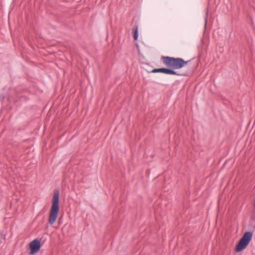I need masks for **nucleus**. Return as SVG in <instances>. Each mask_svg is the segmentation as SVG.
Listing matches in <instances>:
<instances>
[{
  "label": "nucleus",
  "mask_w": 255,
  "mask_h": 255,
  "mask_svg": "<svg viewBox=\"0 0 255 255\" xmlns=\"http://www.w3.org/2000/svg\"><path fill=\"white\" fill-rule=\"evenodd\" d=\"M41 238L35 239L30 242L29 244V254L33 255L38 253L42 246L41 244Z\"/></svg>",
  "instance_id": "4"
},
{
  "label": "nucleus",
  "mask_w": 255,
  "mask_h": 255,
  "mask_svg": "<svg viewBox=\"0 0 255 255\" xmlns=\"http://www.w3.org/2000/svg\"><path fill=\"white\" fill-rule=\"evenodd\" d=\"M161 59L163 64L168 67L169 69L172 70L173 73H171V75L183 76L187 75L186 73H178L174 70L182 68L189 62L190 60L186 61L181 58H175L169 56H162Z\"/></svg>",
  "instance_id": "1"
},
{
  "label": "nucleus",
  "mask_w": 255,
  "mask_h": 255,
  "mask_svg": "<svg viewBox=\"0 0 255 255\" xmlns=\"http://www.w3.org/2000/svg\"><path fill=\"white\" fill-rule=\"evenodd\" d=\"M253 237V232H245L237 244L235 248V252L239 253L245 249L252 241Z\"/></svg>",
  "instance_id": "3"
},
{
  "label": "nucleus",
  "mask_w": 255,
  "mask_h": 255,
  "mask_svg": "<svg viewBox=\"0 0 255 255\" xmlns=\"http://www.w3.org/2000/svg\"><path fill=\"white\" fill-rule=\"evenodd\" d=\"M59 211V191L58 190L54 191L52 205L49 211L48 223L53 225L56 221Z\"/></svg>",
  "instance_id": "2"
},
{
  "label": "nucleus",
  "mask_w": 255,
  "mask_h": 255,
  "mask_svg": "<svg viewBox=\"0 0 255 255\" xmlns=\"http://www.w3.org/2000/svg\"><path fill=\"white\" fill-rule=\"evenodd\" d=\"M5 99V97L3 95L0 94V102L2 101Z\"/></svg>",
  "instance_id": "7"
},
{
  "label": "nucleus",
  "mask_w": 255,
  "mask_h": 255,
  "mask_svg": "<svg viewBox=\"0 0 255 255\" xmlns=\"http://www.w3.org/2000/svg\"><path fill=\"white\" fill-rule=\"evenodd\" d=\"M138 37L137 26L133 30V37L134 40H137Z\"/></svg>",
  "instance_id": "6"
},
{
  "label": "nucleus",
  "mask_w": 255,
  "mask_h": 255,
  "mask_svg": "<svg viewBox=\"0 0 255 255\" xmlns=\"http://www.w3.org/2000/svg\"><path fill=\"white\" fill-rule=\"evenodd\" d=\"M152 72L153 73H162L166 74L171 75V73H173L172 70L167 68H154L152 70Z\"/></svg>",
  "instance_id": "5"
}]
</instances>
